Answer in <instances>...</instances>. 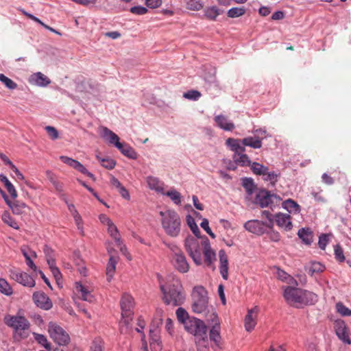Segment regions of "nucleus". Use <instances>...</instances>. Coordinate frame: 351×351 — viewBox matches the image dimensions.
<instances>
[{"mask_svg": "<svg viewBox=\"0 0 351 351\" xmlns=\"http://www.w3.org/2000/svg\"><path fill=\"white\" fill-rule=\"evenodd\" d=\"M160 288L165 304L177 306L184 303L185 295L181 281L174 275L168 276L165 284L160 282Z\"/></svg>", "mask_w": 351, "mask_h": 351, "instance_id": "nucleus-1", "label": "nucleus"}, {"mask_svg": "<svg viewBox=\"0 0 351 351\" xmlns=\"http://www.w3.org/2000/svg\"><path fill=\"white\" fill-rule=\"evenodd\" d=\"M160 222L162 229L170 237H178L182 230V220L179 214L174 210L160 211Z\"/></svg>", "mask_w": 351, "mask_h": 351, "instance_id": "nucleus-2", "label": "nucleus"}, {"mask_svg": "<svg viewBox=\"0 0 351 351\" xmlns=\"http://www.w3.org/2000/svg\"><path fill=\"white\" fill-rule=\"evenodd\" d=\"M5 324L14 330V339L21 341L27 337L30 324L23 316L7 315L5 317Z\"/></svg>", "mask_w": 351, "mask_h": 351, "instance_id": "nucleus-3", "label": "nucleus"}, {"mask_svg": "<svg viewBox=\"0 0 351 351\" xmlns=\"http://www.w3.org/2000/svg\"><path fill=\"white\" fill-rule=\"evenodd\" d=\"M170 250L171 263L176 270L182 274H186L189 271L190 266L183 251L174 243H165Z\"/></svg>", "mask_w": 351, "mask_h": 351, "instance_id": "nucleus-4", "label": "nucleus"}, {"mask_svg": "<svg viewBox=\"0 0 351 351\" xmlns=\"http://www.w3.org/2000/svg\"><path fill=\"white\" fill-rule=\"evenodd\" d=\"M192 309L195 313H204L208 308V292L202 286L195 287L192 293Z\"/></svg>", "mask_w": 351, "mask_h": 351, "instance_id": "nucleus-5", "label": "nucleus"}, {"mask_svg": "<svg viewBox=\"0 0 351 351\" xmlns=\"http://www.w3.org/2000/svg\"><path fill=\"white\" fill-rule=\"evenodd\" d=\"M184 328L189 332L195 336V340H199V343L205 342V339L207 338V328L203 321L197 318H192L185 322Z\"/></svg>", "mask_w": 351, "mask_h": 351, "instance_id": "nucleus-6", "label": "nucleus"}, {"mask_svg": "<svg viewBox=\"0 0 351 351\" xmlns=\"http://www.w3.org/2000/svg\"><path fill=\"white\" fill-rule=\"evenodd\" d=\"M48 332L51 338L60 346H66L70 342L69 335L56 323L49 324Z\"/></svg>", "mask_w": 351, "mask_h": 351, "instance_id": "nucleus-7", "label": "nucleus"}, {"mask_svg": "<svg viewBox=\"0 0 351 351\" xmlns=\"http://www.w3.org/2000/svg\"><path fill=\"white\" fill-rule=\"evenodd\" d=\"M280 196L267 190H261L256 196V203L261 207H274L281 202Z\"/></svg>", "mask_w": 351, "mask_h": 351, "instance_id": "nucleus-8", "label": "nucleus"}, {"mask_svg": "<svg viewBox=\"0 0 351 351\" xmlns=\"http://www.w3.org/2000/svg\"><path fill=\"white\" fill-rule=\"evenodd\" d=\"M210 321L212 327L209 331V338L214 343L213 349H221V337L220 335V323L216 313L213 312L210 315Z\"/></svg>", "mask_w": 351, "mask_h": 351, "instance_id": "nucleus-9", "label": "nucleus"}, {"mask_svg": "<svg viewBox=\"0 0 351 351\" xmlns=\"http://www.w3.org/2000/svg\"><path fill=\"white\" fill-rule=\"evenodd\" d=\"M283 297L288 304L295 305L296 307L302 306L301 289L288 286L283 287Z\"/></svg>", "mask_w": 351, "mask_h": 351, "instance_id": "nucleus-10", "label": "nucleus"}, {"mask_svg": "<svg viewBox=\"0 0 351 351\" xmlns=\"http://www.w3.org/2000/svg\"><path fill=\"white\" fill-rule=\"evenodd\" d=\"M334 329L338 338L345 344H351L349 336V329L346 322L342 319H337L334 322Z\"/></svg>", "mask_w": 351, "mask_h": 351, "instance_id": "nucleus-11", "label": "nucleus"}, {"mask_svg": "<svg viewBox=\"0 0 351 351\" xmlns=\"http://www.w3.org/2000/svg\"><path fill=\"white\" fill-rule=\"evenodd\" d=\"M244 228L250 232L257 235H262L266 233L267 228H269L267 223L257 219L246 221L244 224Z\"/></svg>", "mask_w": 351, "mask_h": 351, "instance_id": "nucleus-12", "label": "nucleus"}, {"mask_svg": "<svg viewBox=\"0 0 351 351\" xmlns=\"http://www.w3.org/2000/svg\"><path fill=\"white\" fill-rule=\"evenodd\" d=\"M32 299L36 306L47 311L52 308L51 299L43 291H36L33 293Z\"/></svg>", "mask_w": 351, "mask_h": 351, "instance_id": "nucleus-13", "label": "nucleus"}, {"mask_svg": "<svg viewBox=\"0 0 351 351\" xmlns=\"http://www.w3.org/2000/svg\"><path fill=\"white\" fill-rule=\"evenodd\" d=\"M258 312L259 308L257 306L247 310V313L244 319L245 328L247 332H251L254 329L257 324L256 319Z\"/></svg>", "mask_w": 351, "mask_h": 351, "instance_id": "nucleus-14", "label": "nucleus"}, {"mask_svg": "<svg viewBox=\"0 0 351 351\" xmlns=\"http://www.w3.org/2000/svg\"><path fill=\"white\" fill-rule=\"evenodd\" d=\"M204 262L208 267H211L216 261V254L211 248L209 240L206 238L202 241Z\"/></svg>", "mask_w": 351, "mask_h": 351, "instance_id": "nucleus-15", "label": "nucleus"}, {"mask_svg": "<svg viewBox=\"0 0 351 351\" xmlns=\"http://www.w3.org/2000/svg\"><path fill=\"white\" fill-rule=\"evenodd\" d=\"M11 278L18 283H20L25 287H33L36 285L34 278L25 272H12Z\"/></svg>", "mask_w": 351, "mask_h": 351, "instance_id": "nucleus-16", "label": "nucleus"}, {"mask_svg": "<svg viewBox=\"0 0 351 351\" xmlns=\"http://www.w3.org/2000/svg\"><path fill=\"white\" fill-rule=\"evenodd\" d=\"M134 299L132 295L128 293L123 294L120 301L121 315H134Z\"/></svg>", "mask_w": 351, "mask_h": 351, "instance_id": "nucleus-17", "label": "nucleus"}, {"mask_svg": "<svg viewBox=\"0 0 351 351\" xmlns=\"http://www.w3.org/2000/svg\"><path fill=\"white\" fill-rule=\"evenodd\" d=\"M101 136L108 141V143L114 145L116 147L120 144L119 137L107 127L101 126L99 128Z\"/></svg>", "mask_w": 351, "mask_h": 351, "instance_id": "nucleus-18", "label": "nucleus"}, {"mask_svg": "<svg viewBox=\"0 0 351 351\" xmlns=\"http://www.w3.org/2000/svg\"><path fill=\"white\" fill-rule=\"evenodd\" d=\"M277 226L286 231L291 230L293 228L291 217L288 214L278 213L274 216Z\"/></svg>", "mask_w": 351, "mask_h": 351, "instance_id": "nucleus-19", "label": "nucleus"}, {"mask_svg": "<svg viewBox=\"0 0 351 351\" xmlns=\"http://www.w3.org/2000/svg\"><path fill=\"white\" fill-rule=\"evenodd\" d=\"M216 125L224 131H232L235 128L233 122L223 114H218L214 117Z\"/></svg>", "mask_w": 351, "mask_h": 351, "instance_id": "nucleus-20", "label": "nucleus"}, {"mask_svg": "<svg viewBox=\"0 0 351 351\" xmlns=\"http://www.w3.org/2000/svg\"><path fill=\"white\" fill-rule=\"evenodd\" d=\"M219 272L222 278L227 280L228 279V259L224 250L219 251Z\"/></svg>", "mask_w": 351, "mask_h": 351, "instance_id": "nucleus-21", "label": "nucleus"}, {"mask_svg": "<svg viewBox=\"0 0 351 351\" xmlns=\"http://www.w3.org/2000/svg\"><path fill=\"white\" fill-rule=\"evenodd\" d=\"M301 305H313L318 301V296L313 292L301 289Z\"/></svg>", "mask_w": 351, "mask_h": 351, "instance_id": "nucleus-22", "label": "nucleus"}, {"mask_svg": "<svg viewBox=\"0 0 351 351\" xmlns=\"http://www.w3.org/2000/svg\"><path fill=\"white\" fill-rule=\"evenodd\" d=\"M29 81L32 84L39 86H47L51 82L49 78L40 72L31 75Z\"/></svg>", "mask_w": 351, "mask_h": 351, "instance_id": "nucleus-23", "label": "nucleus"}, {"mask_svg": "<svg viewBox=\"0 0 351 351\" xmlns=\"http://www.w3.org/2000/svg\"><path fill=\"white\" fill-rule=\"evenodd\" d=\"M121 153L130 159L135 160L138 157L136 152L130 145L121 143L117 147Z\"/></svg>", "mask_w": 351, "mask_h": 351, "instance_id": "nucleus-24", "label": "nucleus"}, {"mask_svg": "<svg viewBox=\"0 0 351 351\" xmlns=\"http://www.w3.org/2000/svg\"><path fill=\"white\" fill-rule=\"evenodd\" d=\"M133 315H121V319L119 322V330L122 334H127L132 330L131 321Z\"/></svg>", "mask_w": 351, "mask_h": 351, "instance_id": "nucleus-25", "label": "nucleus"}, {"mask_svg": "<svg viewBox=\"0 0 351 351\" xmlns=\"http://www.w3.org/2000/svg\"><path fill=\"white\" fill-rule=\"evenodd\" d=\"M147 183L151 190H154L158 193H163V183L159 179L154 176H148Z\"/></svg>", "mask_w": 351, "mask_h": 351, "instance_id": "nucleus-26", "label": "nucleus"}, {"mask_svg": "<svg viewBox=\"0 0 351 351\" xmlns=\"http://www.w3.org/2000/svg\"><path fill=\"white\" fill-rule=\"evenodd\" d=\"M299 238L306 245H311L313 239V232L308 228H302L298 232Z\"/></svg>", "mask_w": 351, "mask_h": 351, "instance_id": "nucleus-27", "label": "nucleus"}, {"mask_svg": "<svg viewBox=\"0 0 351 351\" xmlns=\"http://www.w3.org/2000/svg\"><path fill=\"white\" fill-rule=\"evenodd\" d=\"M326 267L319 262H311L308 266L305 267V270L307 273L313 276L315 274H318L323 272Z\"/></svg>", "mask_w": 351, "mask_h": 351, "instance_id": "nucleus-28", "label": "nucleus"}, {"mask_svg": "<svg viewBox=\"0 0 351 351\" xmlns=\"http://www.w3.org/2000/svg\"><path fill=\"white\" fill-rule=\"evenodd\" d=\"M244 146H248L254 149H259L262 147V141L258 136H248L241 141Z\"/></svg>", "mask_w": 351, "mask_h": 351, "instance_id": "nucleus-29", "label": "nucleus"}, {"mask_svg": "<svg viewBox=\"0 0 351 351\" xmlns=\"http://www.w3.org/2000/svg\"><path fill=\"white\" fill-rule=\"evenodd\" d=\"M117 261V258L114 257V256H110L108 263L106 266V276L108 282H110L114 276Z\"/></svg>", "mask_w": 351, "mask_h": 351, "instance_id": "nucleus-30", "label": "nucleus"}, {"mask_svg": "<svg viewBox=\"0 0 351 351\" xmlns=\"http://www.w3.org/2000/svg\"><path fill=\"white\" fill-rule=\"evenodd\" d=\"M282 208L290 213L297 214L301 210L300 205L291 199H288L282 202Z\"/></svg>", "mask_w": 351, "mask_h": 351, "instance_id": "nucleus-31", "label": "nucleus"}, {"mask_svg": "<svg viewBox=\"0 0 351 351\" xmlns=\"http://www.w3.org/2000/svg\"><path fill=\"white\" fill-rule=\"evenodd\" d=\"M232 158L236 164L241 167H248L251 165V161L247 154H234Z\"/></svg>", "mask_w": 351, "mask_h": 351, "instance_id": "nucleus-32", "label": "nucleus"}, {"mask_svg": "<svg viewBox=\"0 0 351 351\" xmlns=\"http://www.w3.org/2000/svg\"><path fill=\"white\" fill-rule=\"evenodd\" d=\"M76 291L80 293L82 299L84 301L92 302L93 296L91 295L90 291L87 290L81 283L77 282L75 286Z\"/></svg>", "mask_w": 351, "mask_h": 351, "instance_id": "nucleus-33", "label": "nucleus"}, {"mask_svg": "<svg viewBox=\"0 0 351 351\" xmlns=\"http://www.w3.org/2000/svg\"><path fill=\"white\" fill-rule=\"evenodd\" d=\"M60 159L62 162L75 169L78 171H80V169H81L83 167V165L80 163L79 161L66 156H60Z\"/></svg>", "mask_w": 351, "mask_h": 351, "instance_id": "nucleus-34", "label": "nucleus"}, {"mask_svg": "<svg viewBox=\"0 0 351 351\" xmlns=\"http://www.w3.org/2000/svg\"><path fill=\"white\" fill-rule=\"evenodd\" d=\"M0 293L6 296L13 294L12 287L5 279L2 278H0Z\"/></svg>", "mask_w": 351, "mask_h": 351, "instance_id": "nucleus-35", "label": "nucleus"}, {"mask_svg": "<svg viewBox=\"0 0 351 351\" xmlns=\"http://www.w3.org/2000/svg\"><path fill=\"white\" fill-rule=\"evenodd\" d=\"M108 232L110 237L114 239L116 244H121V237L117 226L111 222L108 224Z\"/></svg>", "mask_w": 351, "mask_h": 351, "instance_id": "nucleus-36", "label": "nucleus"}, {"mask_svg": "<svg viewBox=\"0 0 351 351\" xmlns=\"http://www.w3.org/2000/svg\"><path fill=\"white\" fill-rule=\"evenodd\" d=\"M242 186L245 189L247 193L249 195L253 194L256 189V186L254 183V181L250 178H244L242 179Z\"/></svg>", "mask_w": 351, "mask_h": 351, "instance_id": "nucleus-37", "label": "nucleus"}, {"mask_svg": "<svg viewBox=\"0 0 351 351\" xmlns=\"http://www.w3.org/2000/svg\"><path fill=\"white\" fill-rule=\"evenodd\" d=\"M189 254L191 257L195 265H202V258L199 244L197 245V247L194 248V250H192V252H190Z\"/></svg>", "mask_w": 351, "mask_h": 351, "instance_id": "nucleus-38", "label": "nucleus"}, {"mask_svg": "<svg viewBox=\"0 0 351 351\" xmlns=\"http://www.w3.org/2000/svg\"><path fill=\"white\" fill-rule=\"evenodd\" d=\"M26 208H27V204L19 201L14 202L10 206V209L14 215L23 214Z\"/></svg>", "mask_w": 351, "mask_h": 351, "instance_id": "nucleus-39", "label": "nucleus"}, {"mask_svg": "<svg viewBox=\"0 0 351 351\" xmlns=\"http://www.w3.org/2000/svg\"><path fill=\"white\" fill-rule=\"evenodd\" d=\"M1 219L5 223L12 228L16 230L19 229L17 222L12 217L9 212L5 211L1 216Z\"/></svg>", "mask_w": 351, "mask_h": 351, "instance_id": "nucleus-40", "label": "nucleus"}, {"mask_svg": "<svg viewBox=\"0 0 351 351\" xmlns=\"http://www.w3.org/2000/svg\"><path fill=\"white\" fill-rule=\"evenodd\" d=\"M162 194L169 197L175 204L180 205L182 196L176 190L172 189L166 193L163 192Z\"/></svg>", "mask_w": 351, "mask_h": 351, "instance_id": "nucleus-41", "label": "nucleus"}, {"mask_svg": "<svg viewBox=\"0 0 351 351\" xmlns=\"http://www.w3.org/2000/svg\"><path fill=\"white\" fill-rule=\"evenodd\" d=\"M199 244V242L197 239L192 237H188L186 238L184 241V247L188 254L194 250V248L197 247V245Z\"/></svg>", "mask_w": 351, "mask_h": 351, "instance_id": "nucleus-42", "label": "nucleus"}, {"mask_svg": "<svg viewBox=\"0 0 351 351\" xmlns=\"http://www.w3.org/2000/svg\"><path fill=\"white\" fill-rule=\"evenodd\" d=\"M96 158L101 162V166L107 169H112L116 165L115 160L112 158H104L99 156H96Z\"/></svg>", "mask_w": 351, "mask_h": 351, "instance_id": "nucleus-43", "label": "nucleus"}, {"mask_svg": "<svg viewBox=\"0 0 351 351\" xmlns=\"http://www.w3.org/2000/svg\"><path fill=\"white\" fill-rule=\"evenodd\" d=\"M280 173L279 171H269L268 173L264 177L265 181L269 182L272 186H274L276 183L278 182V178L280 177Z\"/></svg>", "mask_w": 351, "mask_h": 351, "instance_id": "nucleus-44", "label": "nucleus"}, {"mask_svg": "<svg viewBox=\"0 0 351 351\" xmlns=\"http://www.w3.org/2000/svg\"><path fill=\"white\" fill-rule=\"evenodd\" d=\"M34 339L36 341L40 344L42 346H43L45 348H46L47 350H51V344L47 341V337L41 334L38 333H34Z\"/></svg>", "mask_w": 351, "mask_h": 351, "instance_id": "nucleus-45", "label": "nucleus"}, {"mask_svg": "<svg viewBox=\"0 0 351 351\" xmlns=\"http://www.w3.org/2000/svg\"><path fill=\"white\" fill-rule=\"evenodd\" d=\"M219 14V10L215 6L208 8L205 10L206 17L210 20H215Z\"/></svg>", "mask_w": 351, "mask_h": 351, "instance_id": "nucleus-46", "label": "nucleus"}, {"mask_svg": "<svg viewBox=\"0 0 351 351\" xmlns=\"http://www.w3.org/2000/svg\"><path fill=\"white\" fill-rule=\"evenodd\" d=\"M245 13L244 8H232L228 11V16L230 18L239 17Z\"/></svg>", "mask_w": 351, "mask_h": 351, "instance_id": "nucleus-47", "label": "nucleus"}, {"mask_svg": "<svg viewBox=\"0 0 351 351\" xmlns=\"http://www.w3.org/2000/svg\"><path fill=\"white\" fill-rule=\"evenodd\" d=\"M176 316L178 320L183 323L184 325L185 322L189 319L188 313L185 311V309L181 307H179L176 310Z\"/></svg>", "mask_w": 351, "mask_h": 351, "instance_id": "nucleus-48", "label": "nucleus"}, {"mask_svg": "<svg viewBox=\"0 0 351 351\" xmlns=\"http://www.w3.org/2000/svg\"><path fill=\"white\" fill-rule=\"evenodd\" d=\"M336 310L342 316H350L351 310L346 307L342 302L336 304Z\"/></svg>", "mask_w": 351, "mask_h": 351, "instance_id": "nucleus-49", "label": "nucleus"}, {"mask_svg": "<svg viewBox=\"0 0 351 351\" xmlns=\"http://www.w3.org/2000/svg\"><path fill=\"white\" fill-rule=\"evenodd\" d=\"M183 97L187 99L196 101L201 97V93L196 90H191L183 94Z\"/></svg>", "mask_w": 351, "mask_h": 351, "instance_id": "nucleus-50", "label": "nucleus"}, {"mask_svg": "<svg viewBox=\"0 0 351 351\" xmlns=\"http://www.w3.org/2000/svg\"><path fill=\"white\" fill-rule=\"evenodd\" d=\"M334 251L336 260L340 263H343L345 261V256L341 247L339 244L335 245Z\"/></svg>", "mask_w": 351, "mask_h": 351, "instance_id": "nucleus-51", "label": "nucleus"}, {"mask_svg": "<svg viewBox=\"0 0 351 351\" xmlns=\"http://www.w3.org/2000/svg\"><path fill=\"white\" fill-rule=\"evenodd\" d=\"M187 8L191 10H199L202 8L200 0H189L187 2Z\"/></svg>", "mask_w": 351, "mask_h": 351, "instance_id": "nucleus-52", "label": "nucleus"}, {"mask_svg": "<svg viewBox=\"0 0 351 351\" xmlns=\"http://www.w3.org/2000/svg\"><path fill=\"white\" fill-rule=\"evenodd\" d=\"M250 167L253 173L256 176H259L261 173L262 170L265 169V165L256 162H252L250 165Z\"/></svg>", "mask_w": 351, "mask_h": 351, "instance_id": "nucleus-53", "label": "nucleus"}, {"mask_svg": "<svg viewBox=\"0 0 351 351\" xmlns=\"http://www.w3.org/2000/svg\"><path fill=\"white\" fill-rule=\"evenodd\" d=\"M0 81L7 88H16V84L10 78L6 77L5 75L0 73Z\"/></svg>", "mask_w": 351, "mask_h": 351, "instance_id": "nucleus-54", "label": "nucleus"}, {"mask_svg": "<svg viewBox=\"0 0 351 351\" xmlns=\"http://www.w3.org/2000/svg\"><path fill=\"white\" fill-rule=\"evenodd\" d=\"M329 241L328 234H322L319 237L318 245L320 249L325 250Z\"/></svg>", "mask_w": 351, "mask_h": 351, "instance_id": "nucleus-55", "label": "nucleus"}, {"mask_svg": "<svg viewBox=\"0 0 351 351\" xmlns=\"http://www.w3.org/2000/svg\"><path fill=\"white\" fill-rule=\"evenodd\" d=\"M200 226L209 234L213 239L215 238V234L212 232L209 227V222L207 219H203L200 223Z\"/></svg>", "mask_w": 351, "mask_h": 351, "instance_id": "nucleus-56", "label": "nucleus"}, {"mask_svg": "<svg viewBox=\"0 0 351 351\" xmlns=\"http://www.w3.org/2000/svg\"><path fill=\"white\" fill-rule=\"evenodd\" d=\"M21 251L25 260L28 258H36V253L34 251L31 250L27 247H21Z\"/></svg>", "mask_w": 351, "mask_h": 351, "instance_id": "nucleus-57", "label": "nucleus"}, {"mask_svg": "<svg viewBox=\"0 0 351 351\" xmlns=\"http://www.w3.org/2000/svg\"><path fill=\"white\" fill-rule=\"evenodd\" d=\"M45 130L52 140H56L58 138V132L54 127L49 125L46 126Z\"/></svg>", "mask_w": 351, "mask_h": 351, "instance_id": "nucleus-58", "label": "nucleus"}, {"mask_svg": "<svg viewBox=\"0 0 351 351\" xmlns=\"http://www.w3.org/2000/svg\"><path fill=\"white\" fill-rule=\"evenodd\" d=\"M150 348L152 351H160L162 350V343L160 339H152L150 342Z\"/></svg>", "mask_w": 351, "mask_h": 351, "instance_id": "nucleus-59", "label": "nucleus"}, {"mask_svg": "<svg viewBox=\"0 0 351 351\" xmlns=\"http://www.w3.org/2000/svg\"><path fill=\"white\" fill-rule=\"evenodd\" d=\"M130 12L134 14L143 15L147 12V9L143 6H134L130 8Z\"/></svg>", "mask_w": 351, "mask_h": 351, "instance_id": "nucleus-60", "label": "nucleus"}, {"mask_svg": "<svg viewBox=\"0 0 351 351\" xmlns=\"http://www.w3.org/2000/svg\"><path fill=\"white\" fill-rule=\"evenodd\" d=\"M240 141L232 138H229L226 140V145L230 148L232 151L236 149L237 145L239 144Z\"/></svg>", "mask_w": 351, "mask_h": 351, "instance_id": "nucleus-61", "label": "nucleus"}, {"mask_svg": "<svg viewBox=\"0 0 351 351\" xmlns=\"http://www.w3.org/2000/svg\"><path fill=\"white\" fill-rule=\"evenodd\" d=\"M262 215L269 220L267 226L269 229H271L274 226V217L272 214L268 210H263L262 212Z\"/></svg>", "mask_w": 351, "mask_h": 351, "instance_id": "nucleus-62", "label": "nucleus"}, {"mask_svg": "<svg viewBox=\"0 0 351 351\" xmlns=\"http://www.w3.org/2000/svg\"><path fill=\"white\" fill-rule=\"evenodd\" d=\"M276 275L277 278L282 282H285L289 276V274L279 267H277Z\"/></svg>", "mask_w": 351, "mask_h": 351, "instance_id": "nucleus-63", "label": "nucleus"}, {"mask_svg": "<svg viewBox=\"0 0 351 351\" xmlns=\"http://www.w3.org/2000/svg\"><path fill=\"white\" fill-rule=\"evenodd\" d=\"M197 347V351H209L208 339H205V342L199 343V340H195Z\"/></svg>", "mask_w": 351, "mask_h": 351, "instance_id": "nucleus-64", "label": "nucleus"}]
</instances>
